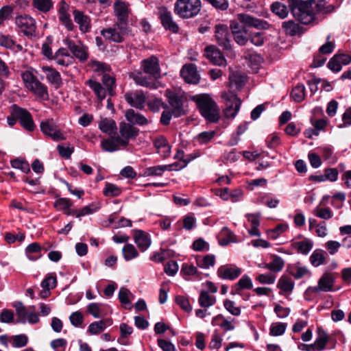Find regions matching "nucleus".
Instances as JSON below:
<instances>
[{"label": "nucleus", "mask_w": 351, "mask_h": 351, "mask_svg": "<svg viewBox=\"0 0 351 351\" xmlns=\"http://www.w3.org/2000/svg\"><path fill=\"white\" fill-rule=\"evenodd\" d=\"M11 114L12 116L17 117L21 125L27 130L31 132L35 128L31 114L24 108H20L16 105H13L11 107Z\"/></svg>", "instance_id": "nucleus-8"}, {"label": "nucleus", "mask_w": 351, "mask_h": 351, "mask_svg": "<svg viewBox=\"0 0 351 351\" xmlns=\"http://www.w3.org/2000/svg\"><path fill=\"white\" fill-rule=\"evenodd\" d=\"M337 274L332 272H325L322 274L315 287H309L308 290L313 293H318L321 291H333V287L337 278Z\"/></svg>", "instance_id": "nucleus-7"}, {"label": "nucleus", "mask_w": 351, "mask_h": 351, "mask_svg": "<svg viewBox=\"0 0 351 351\" xmlns=\"http://www.w3.org/2000/svg\"><path fill=\"white\" fill-rule=\"evenodd\" d=\"M12 168L21 170L23 173H27L30 171L28 162L20 158H16L10 162Z\"/></svg>", "instance_id": "nucleus-56"}, {"label": "nucleus", "mask_w": 351, "mask_h": 351, "mask_svg": "<svg viewBox=\"0 0 351 351\" xmlns=\"http://www.w3.org/2000/svg\"><path fill=\"white\" fill-rule=\"evenodd\" d=\"M230 28L235 42L239 45H245L249 40L250 35L246 27L237 21H232Z\"/></svg>", "instance_id": "nucleus-12"}, {"label": "nucleus", "mask_w": 351, "mask_h": 351, "mask_svg": "<svg viewBox=\"0 0 351 351\" xmlns=\"http://www.w3.org/2000/svg\"><path fill=\"white\" fill-rule=\"evenodd\" d=\"M276 287L280 290L279 294L287 298L293 293L295 282L290 277L282 275L278 279Z\"/></svg>", "instance_id": "nucleus-21"}, {"label": "nucleus", "mask_w": 351, "mask_h": 351, "mask_svg": "<svg viewBox=\"0 0 351 351\" xmlns=\"http://www.w3.org/2000/svg\"><path fill=\"white\" fill-rule=\"evenodd\" d=\"M219 243L222 246H226L230 243L237 241L235 234L228 227H223L219 234Z\"/></svg>", "instance_id": "nucleus-36"}, {"label": "nucleus", "mask_w": 351, "mask_h": 351, "mask_svg": "<svg viewBox=\"0 0 351 351\" xmlns=\"http://www.w3.org/2000/svg\"><path fill=\"white\" fill-rule=\"evenodd\" d=\"M271 261L269 263V270L274 273H278L282 270L285 266L284 260L279 256L271 255Z\"/></svg>", "instance_id": "nucleus-42"}, {"label": "nucleus", "mask_w": 351, "mask_h": 351, "mask_svg": "<svg viewBox=\"0 0 351 351\" xmlns=\"http://www.w3.org/2000/svg\"><path fill=\"white\" fill-rule=\"evenodd\" d=\"M74 21L79 25V29L82 33L89 32L91 29V19L84 12L75 10L73 12Z\"/></svg>", "instance_id": "nucleus-20"}, {"label": "nucleus", "mask_w": 351, "mask_h": 351, "mask_svg": "<svg viewBox=\"0 0 351 351\" xmlns=\"http://www.w3.org/2000/svg\"><path fill=\"white\" fill-rule=\"evenodd\" d=\"M130 77L134 80L136 84L145 86L154 87V83L150 77L145 76L141 71H134L130 74Z\"/></svg>", "instance_id": "nucleus-35"}, {"label": "nucleus", "mask_w": 351, "mask_h": 351, "mask_svg": "<svg viewBox=\"0 0 351 351\" xmlns=\"http://www.w3.org/2000/svg\"><path fill=\"white\" fill-rule=\"evenodd\" d=\"M237 21L241 23L243 27H254L257 29H266L268 25L265 21L254 18L247 14H238Z\"/></svg>", "instance_id": "nucleus-19"}, {"label": "nucleus", "mask_w": 351, "mask_h": 351, "mask_svg": "<svg viewBox=\"0 0 351 351\" xmlns=\"http://www.w3.org/2000/svg\"><path fill=\"white\" fill-rule=\"evenodd\" d=\"M29 338L25 334L11 335V346L14 348H21L27 345Z\"/></svg>", "instance_id": "nucleus-46"}, {"label": "nucleus", "mask_w": 351, "mask_h": 351, "mask_svg": "<svg viewBox=\"0 0 351 351\" xmlns=\"http://www.w3.org/2000/svg\"><path fill=\"white\" fill-rule=\"evenodd\" d=\"M221 98L225 101L224 115L226 118H234L241 107V101L232 92H223Z\"/></svg>", "instance_id": "nucleus-5"}, {"label": "nucleus", "mask_w": 351, "mask_h": 351, "mask_svg": "<svg viewBox=\"0 0 351 351\" xmlns=\"http://www.w3.org/2000/svg\"><path fill=\"white\" fill-rule=\"evenodd\" d=\"M329 337L326 332L322 328H317V337L313 343L315 351H323L328 342Z\"/></svg>", "instance_id": "nucleus-29"}, {"label": "nucleus", "mask_w": 351, "mask_h": 351, "mask_svg": "<svg viewBox=\"0 0 351 351\" xmlns=\"http://www.w3.org/2000/svg\"><path fill=\"white\" fill-rule=\"evenodd\" d=\"M223 306L232 315L239 316L241 315V311L239 307L236 306L234 301L226 299L223 301Z\"/></svg>", "instance_id": "nucleus-62"}, {"label": "nucleus", "mask_w": 351, "mask_h": 351, "mask_svg": "<svg viewBox=\"0 0 351 351\" xmlns=\"http://www.w3.org/2000/svg\"><path fill=\"white\" fill-rule=\"evenodd\" d=\"M101 146L103 150L108 152H113L119 149L121 146L116 141V134L112 136L110 138H106L101 142Z\"/></svg>", "instance_id": "nucleus-44"}, {"label": "nucleus", "mask_w": 351, "mask_h": 351, "mask_svg": "<svg viewBox=\"0 0 351 351\" xmlns=\"http://www.w3.org/2000/svg\"><path fill=\"white\" fill-rule=\"evenodd\" d=\"M245 75L241 72L232 71L229 75L230 86L239 89L245 84Z\"/></svg>", "instance_id": "nucleus-37"}, {"label": "nucleus", "mask_w": 351, "mask_h": 351, "mask_svg": "<svg viewBox=\"0 0 351 351\" xmlns=\"http://www.w3.org/2000/svg\"><path fill=\"white\" fill-rule=\"evenodd\" d=\"M134 240L139 250L142 252L147 250L151 245V239L149 234L143 230H136Z\"/></svg>", "instance_id": "nucleus-25"}, {"label": "nucleus", "mask_w": 351, "mask_h": 351, "mask_svg": "<svg viewBox=\"0 0 351 351\" xmlns=\"http://www.w3.org/2000/svg\"><path fill=\"white\" fill-rule=\"evenodd\" d=\"M100 208V203L93 202L88 206H84L80 210H78L76 214V217L80 219L83 216L91 215L99 210Z\"/></svg>", "instance_id": "nucleus-47"}, {"label": "nucleus", "mask_w": 351, "mask_h": 351, "mask_svg": "<svg viewBox=\"0 0 351 351\" xmlns=\"http://www.w3.org/2000/svg\"><path fill=\"white\" fill-rule=\"evenodd\" d=\"M130 33V29L128 25H124L116 22L112 27L104 29L101 31V34L110 41L120 43H122L125 37Z\"/></svg>", "instance_id": "nucleus-4"}, {"label": "nucleus", "mask_w": 351, "mask_h": 351, "mask_svg": "<svg viewBox=\"0 0 351 351\" xmlns=\"http://www.w3.org/2000/svg\"><path fill=\"white\" fill-rule=\"evenodd\" d=\"M276 276L272 272L259 274L256 280L263 285H272L275 282Z\"/></svg>", "instance_id": "nucleus-58"}, {"label": "nucleus", "mask_w": 351, "mask_h": 351, "mask_svg": "<svg viewBox=\"0 0 351 351\" xmlns=\"http://www.w3.org/2000/svg\"><path fill=\"white\" fill-rule=\"evenodd\" d=\"M326 252L320 249H317L313 251L310 256V262L314 267H318L323 265L325 262Z\"/></svg>", "instance_id": "nucleus-49"}, {"label": "nucleus", "mask_w": 351, "mask_h": 351, "mask_svg": "<svg viewBox=\"0 0 351 351\" xmlns=\"http://www.w3.org/2000/svg\"><path fill=\"white\" fill-rule=\"evenodd\" d=\"M291 247L298 253L307 255L313 247V241L310 239L304 238L303 240L292 242Z\"/></svg>", "instance_id": "nucleus-31"}, {"label": "nucleus", "mask_w": 351, "mask_h": 351, "mask_svg": "<svg viewBox=\"0 0 351 351\" xmlns=\"http://www.w3.org/2000/svg\"><path fill=\"white\" fill-rule=\"evenodd\" d=\"M38 98L43 100H47L49 99V93L47 86L41 83L37 80L32 86L27 88Z\"/></svg>", "instance_id": "nucleus-32"}, {"label": "nucleus", "mask_w": 351, "mask_h": 351, "mask_svg": "<svg viewBox=\"0 0 351 351\" xmlns=\"http://www.w3.org/2000/svg\"><path fill=\"white\" fill-rule=\"evenodd\" d=\"M125 101L132 106L142 109L145 102V97L142 92L131 91L125 94Z\"/></svg>", "instance_id": "nucleus-23"}, {"label": "nucleus", "mask_w": 351, "mask_h": 351, "mask_svg": "<svg viewBox=\"0 0 351 351\" xmlns=\"http://www.w3.org/2000/svg\"><path fill=\"white\" fill-rule=\"evenodd\" d=\"M32 4L34 8L43 13L48 12L53 6L52 0H32Z\"/></svg>", "instance_id": "nucleus-43"}, {"label": "nucleus", "mask_w": 351, "mask_h": 351, "mask_svg": "<svg viewBox=\"0 0 351 351\" xmlns=\"http://www.w3.org/2000/svg\"><path fill=\"white\" fill-rule=\"evenodd\" d=\"M289 272L295 279L299 280L305 276L310 275V271L304 266H300L298 264L293 265L289 268Z\"/></svg>", "instance_id": "nucleus-41"}, {"label": "nucleus", "mask_w": 351, "mask_h": 351, "mask_svg": "<svg viewBox=\"0 0 351 351\" xmlns=\"http://www.w3.org/2000/svg\"><path fill=\"white\" fill-rule=\"evenodd\" d=\"M56 62L60 66H67L74 62L73 57L69 53L66 49H59L53 56Z\"/></svg>", "instance_id": "nucleus-26"}, {"label": "nucleus", "mask_w": 351, "mask_h": 351, "mask_svg": "<svg viewBox=\"0 0 351 351\" xmlns=\"http://www.w3.org/2000/svg\"><path fill=\"white\" fill-rule=\"evenodd\" d=\"M56 285L57 278L54 274H48L41 282V287L43 289H48L49 290L55 288Z\"/></svg>", "instance_id": "nucleus-59"}, {"label": "nucleus", "mask_w": 351, "mask_h": 351, "mask_svg": "<svg viewBox=\"0 0 351 351\" xmlns=\"http://www.w3.org/2000/svg\"><path fill=\"white\" fill-rule=\"evenodd\" d=\"M130 297L133 298L132 293L126 288L121 287L119 292V299L123 304H130Z\"/></svg>", "instance_id": "nucleus-64"}, {"label": "nucleus", "mask_w": 351, "mask_h": 351, "mask_svg": "<svg viewBox=\"0 0 351 351\" xmlns=\"http://www.w3.org/2000/svg\"><path fill=\"white\" fill-rule=\"evenodd\" d=\"M142 67L145 73L152 75L154 77L159 76V62L156 57L152 56L142 62Z\"/></svg>", "instance_id": "nucleus-24"}, {"label": "nucleus", "mask_w": 351, "mask_h": 351, "mask_svg": "<svg viewBox=\"0 0 351 351\" xmlns=\"http://www.w3.org/2000/svg\"><path fill=\"white\" fill-rule=\"evenodd\" d=\"M122 252L126 261H130L138 256V252L132 244H126L123 247Z\"/></svg>", "instance_id": "nucleus-54"}, {"label": "nucleus", "mask_w": 351, "mask_h": 351, "mask_svg": "<svg viewBox=\"0 0 351 351\" xmlns=\"http://www.w3.org/2000/svg\"><path fill=\"white\" fill-rule=\"evenodd\" d=\"M198 302L201 307L208 308L216 303L215 296L210 295L208 291L202 290L198 298Z\"/></svg>", "instance_id": "nucleus-39"}, {"label": "nucleus", "mask_w": 351, "mask_h": 351, "mask_svg": "<svg viewBox=\"0 0 351 351\" xmlns=\"http://www.w3.org/2000/svg\"><path fill=\"white\" fill-rule=\"evenodd\" d=\"M17 315V322L25 324L26 322V316L28 312L22 302H18L14 305Z\"/></svg>", "instance_id": "nucleus-60"}, {"label": "nucleus", "mask_w": 351, "mask_h": 351, "mask_svg": "<svg viewBox=\"0 0 351 351\" xmlns=\"http://www.w3.org/2000/svg\"><path fill=\"white\" fill-rule=\"evenodd\" d=\"M197 265L203 269H208L215 264V256L213 254H207L203 257H197L196 258Z\"/></svg>", "instance_id": "nucleus-48"}, {"label": "nucleus", "mask_w": 351, "mask_h": 351, "mask_svg": "<svg viewBox=\"0 0 351 351\" xmlns=\"http://www.w3.org/2000/svg\"><path fill=\"white\" fill-rule=\"evenodd\" d=\"M85 84L93 90L100 101L103 100L106 97V90L99 82L95 80L90 79L86 81Z\"/></svg>", "instance_id": "nucleus-40"}, {"label": "nucleus", "mask_w": 351, "mask_h": 351, "mask_svg": "<svg viewBox=\"0 0 351 351\" xmlns=\"http://www.w3.org/2000/svg\"><path fill=\"white\" fill-rule=\"evenodd\" d=\"M180 74L188 84H196L199 82V75L197 73L196 66L193 64L184 65L180 71Z\"/></svg>", "instance_id": "nucleus-18"}, {"label": "nucleus", "mask_w": 351, "mask_h": 351, "mask_svg": "<svg viewBox=\"0 0 351 351\" xmlns=\"http://www.w3.org/2000/svg\"><path fill=\"white\" fill-rule=\"evenodd\" d=\"M282 27L287 34L292 36L301 35L303 33V28L293 21L283 22Z\"/></svg>", "instance_id": "nucleus-38"}, {"label": "nucleus", "mask_w": 351, "mask_h": 351, "mask_svg": "<svg viewBox=\"0 0 351 351\" xmlns=\"http://www.w3.org/2000/svg\"><path fill=\"white\" fill-rule=\"evenodd\" d=\"M286 323H274L271 324L269 329V335L271 336H280L283 335L287 328Z\"/></svg>", "instance_id": "nucleus-57"}, {"label": "nucleus", "mask_w": 351, "mask_h": 351, "mask_svg": "<svg viewBox=\"0 0 351 351\" xmlns=\"http://www.w3.org/2000/svg\"><path fill=\"white\" fill-rule=\"evenodd\" d=\"M272 12L281 19H285L289 14V9L287 5L281 2L276 1L271 6Z\"/></svg>", "instance_id": "nucleus-50"}, {"label": "nucleus", "mask_w": 351, "mask_h": 351, "mask_svg": "<svg viewBox=\"0 0 351 351\" xmlns=\"http://www.w3.org/2000/svg\"><path fill=\"white\" fill-rule=\"evenodd\" d=\"M125 117L126 120L130 124L145 125L148 124L149 121L147 119L143 114L135 112L132 109H129L125 111Z\"/></svg>", "instance_id": "nucleus-30"}, {"label": "nucleus", "mask_w": 351, "mask_h": 351, "mask_svg": "<svg viewBox=\"0 0 351 351\" xmlns=\"http://www.w3.org/2000/svg\"><path fill=\"white\" fill-rule=\"evenodd\" d=\"M169 169L167 165H158L146 168L143 171L144 176H161Z\"/></svg>", "instance_id": "nucleus-51"}, {"label": "nucleus", "mask_w": 351, "mask_h": 351, "mask_svg": "<svg viewBox=\"0 0 351 351\" xmlns=\"http://www.w3.org/2000/svg\"><path fill=\"white\" fill-rule=\"evenodd\" d=\"M160 18L163 27L173 33H177L179 31V27L173 21L172 15L170 11L166 8H162L160 10Z\"/></svg>", "instance_id": "nucleus-22"}, {"label": "nucleus", "mask_w": 351, "mask_h": 351, "mask_svg": "<svg viewBox=\"0 0 351 351\" xmlns=\"http://www.w3.org/2000/svg\"><path fill=\"white\" fill-rule=\"evenodd\" d=\"M22 80L25 84V86L28 88L32 85L38 79L34 75L33 70H27L22 73Z\"/></svg>", "instance_id": "nucleus-61"}, {"label": "nucleus", "mask_w": 351, "mask_h": 351, "mask_svg": "<svg viewBox=\"0 0 351 351\" xmlns=\"http://www.w3.org/2000/svg\"><path fill=\"white\" fill-rule=\"evenodd\" d=\"M205 56L214 64L219 66L226 65V60L215 46L210 45L205 49Z\"/></svg>", "instance_id": "nucleus-16"}, {"label": "nucleus", "mask_w": 351, "mask_h": 351, "mask_svg": "<svg viewBox=\"0 0 351 351\" xmlns=\"http://www.w3.org/2000/svg\"><path fill=\"white\" fill-rule=\"evenodd\" d=\"M193 100L196 102L203 117L211 123L218 121L219 119V108L209 95H197L193 96Z\"/></svg>", "instance_id": "nucleus-1"}, {"label": "nucleus", "mask_w": 351, "mask_h": 351, "mask_svg": "<svg viewBox=\"0 0 351 351\" xmlns=\"http://www.w3.org/2000/svg\"><path fill=\"white\" fill-rule=\"evenodd\" d=\"M53 205L57 210H64L71 208L73 206V203L68 198L60 197L55 201Z\"/></svg>", "instance_id": "nucleus-63"}, {"label": "nucleus", "mask_w": 351, "mask_h": 351, "mask_svg": "<svg viewBox=\"0 0 351 351\" xmlns=\"http://www.w3.org/2000/svg\"><path fill=\"white\" fill-rule=\"evenodd\" d=\"M129 5L123 1L116 0L114 3V12L119 23L128 25Z\"/></svg>", "instance_id": "nucleus-13"}, {"label": "nucleus", "mask_w": 351, "mask_h": 351, "mask_svg": "<svg viewBox=\"0 0 351 351\" xmlns=\"http://www.w3.org/2000/svg\"><path fill=\"white\" fill-rule=\"evenodd\" d=\"M121 193V189L117 185L106 182L104 189V195L106 197H117Z\"/></svg>", "instance_id": "nucleus-52"}, {"label": "nucleus", "mask_w": 351, "mask_h": 351, "mask_svg": "<svg viewBox=\"0 0 351 351\" xmlns=\"http://www.w3.org/2000/svg\"><path fill=\"white\" fill-rule=\"evenodd\" d=\"M40 130L42 132L49 136L55 141H64L66 138V136L55 125L53 120H47L40 123Z\"/></svg>", "instance_id": "nucleus-10"}, {"label": "nucleus", "mask_w": 351, "mask_h": 351, "mask_svg": "<svg viewBox=\"0 0 351 351\" xmlns=\"http://www.w3.org/2000/svg\"><path fill=\"white\" fill-rule=\"evenodd\" d=\"M201 8L200 0H176L174 13L182 19H191L197 16Z\"/></svg>", "instance_id": "nucleus-3"}, {"label": "nucleus", "mask_w": 351, "mask_h": 351, "mask_svg": "<svg viewBox=\"0 0 351 351\" xmlns=\"http://www.w3.org/2000/svg\"><path fill=\"white\" fill-rule=\"evenodd\" d=\"M15 23L17 27L26 36H32L36 30V22L29 15H20L16 18Z\"/></svg>", "instance_id": "nucleus-9"}, {"label": "nucleus", "mask_w": 351, "mask_h": 351, "mask_svg": "<svg viewBox=\"0 0 351 351\" xmlns=\"http://www.w3.org/2000/svg\"><path fill=\"white\" fill-rule=\"evenodd\" d=\"M138 129L130 123L121 122L119 123V135L116 134V141L121 146L126 147L129 141L137 136Z\"/></svg>", "instance_id": "nucleus-6"}, {"label": "nucleus", "mask_w": 351, "mask_h": 351, "mask_svg": "<svg viewBox=\"0 0 351 351\" xmlns=\"http://www.w3.org/2000/svg\"><path fill=\"white\" fill-rule=\"evenodd\" d=\"M154 145L161 157L166 158L170 156L171 146L164 136H158L156 137Z\"/></svg>", "instance_id": "nucleus-27"}, {"label": "nucleus", "mask_w": 351, "mask_h": 351, "mask_svg": "<svg viewBox=\"0 0 351 351\" xmlns=\"http://www.w3.org/2000/svg\"><path fill=\"white\" fill-rule=\"evenodd\" d=\"M313 214L325 220L330 219L333 216V213L330 208H319L318 206L313 210Z\"/></svg>", "instance_id": "nucleus-53"}, {"label": "nucleus", "mask_w": 351, "mask_h": 351, "mask_svg": "<svg viewBox=\"0 0 351 351\" xmlns=\"http://www.w3.org/2000/svg\"><path fill=\"white\" fill-rule=\"evenodd\" d=\"M99 130L109 136H112L116 134V131L117 130L116 122L112 119L108 118H103L99 122L98 124Z\"/></svg>", "instance_id": "nucleus-33"}, {"label": "nucleus", "mask_w": 351, "mask_h": 351, "mask_svg": "<svg viewBox=\"0 0 351 351\" xmlns=\"http://www.w3.org/2000/svg\"><path fill=\"white\" fill-rule=\"evenodd\" d=\"M64 43L73 56L81 62H84L88 59V48L81 43H75L71 40H66Z\"/></svg>", "instance_id": "nucleus-15"}, {"label": "nucleus", "mask_w": 351, "mask_h": 351, "mask_svg": "<svg viewBox=\"0 0 351 351\" xmlns=\"http://www.w3.org/2000/svg\"><path fill=\"white\" fill-rule=\"evenodd\" d=\"M41 69L45 73L47 80L50 84L56 88H59L62 85V78L58 71L48 66H43Z\"/></svg>", "instance_id": "nucleus-28"}, {"label": "nucleus", "mask_w": 351, "mask_h": 351, "mask_svg": "<svg viewBox=\"0 0 351 351\" xmlns=\"http://www.w3.org/2000/svg\"><path fill=\"white\" fill-rule=\"evenodd\" d=\"M215 29V37L217 43L226 49H230V34L228 25L217 24Z\"/></svg>", "instance_id": "nucleus-11"}, {"label": "nucleus", "mask_w": 351, "mask_h": 351, "mask_svg": "<svg viewBox=\"0 0 351 351\" xmlns=\"http://www.w3.org/2000/svg\"><path fill=\"white\" fill-rule=\"evenodd\" d=\"M253 287L252 279L247 274L243 275L234 285L235 291L238 293L243 289H251Z\"/></svg>", "instance_id": "nucleus-45"}, {"label": "nucleus", "mask_w": 351, "mask_h": 351, "mask_svg": "<svg viewBox=\"0 0 351 351\" xmlns=\"http://www.w3.org/2000/svg\"><path fill=\"white\" fill-rule=\"evenodd\" d=\"M293 16L301 23L308 25L315 19V14L311 1L288 0Z\"/></svg>", "instance_id": "nucleus-2"}, {"label": "nucleus", "mask_w": 351, "mask_h": 351, "mask_svg": "<svg viewBox=\"0 0 351 351\" xmlns=\"http://www.w3.org/2000/svg\"><path fill=\"white\" fill-rule=\"evenodd\" d=\"M291 96L294 101L301 102L305 97V87L303 84H298L291 91Z\"/></svg>", "instance_id": "nucleus-55"}, {"label": "nucleus", "mask_w": 351, "mask_h": 351, "mask_svg": "<svg viewBox=\"0 0 351 351\" xmlns=\"http://www.w3.org/2000/svg\"><path fill=\"white\" fill-rule=\"evenodd\" d=\"M184 98L178 94L172 93L169 96V103L172 108V114L175 117H180L186 114L184 107Z\"/></svg>", "instance_id": "nucleus-14"}, {"label": "nucleus", "mask_w": 351, "mask_h": 351, "mask_svg": "<svg viewBox=\"0 0 351 351\" xmlns=\"http://www.w3.org/2000/svg\"><path fill=\"white\" fill-rule=\"evenodd\" d=\"M241 272V268L233 265H222L217 269V275L219 278L230 280L236 279Z\"/></svg>", "instance_id": "nucleus-17"}, {"label": "nucleus", "mask_w": 351, "mask_h": 351, "mask_svg": "<svg viewBox=\"0 0 351 351\" xmlns=\"http://www.w3.org/2000/svg\"><path fill=\"white\" fill-rule=\"evenodd\" d=\"M112 324L111 319H105L91 323L88 328V332L91 335H98L103 332L108 326Z\"/></svg>", "instance_id": "nucleus-34"}]
</instances>
